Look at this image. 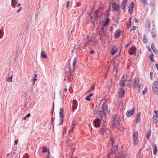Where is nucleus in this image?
<instances>
[{"label":"nucleus","instance_id":"obj_1","mask_svg":"<svg viewBox=\"0 0 158 158\" xmlns=\"http://www.w3.org/2000/svg\"><path fill=\"white\" fill-rule=\"evenodd\" d=\"M64 71L65 73L66 77H69L70 75V73L71 72L70 69V64L69 62L67 64H66L65 67Z\"/></svg>","mask_w":158,"mask_h":158},{"label":"nucleus","instance_id":"obj_2","mask_svg":"<svg viewBox=\"0 0 158 158\" xmlns=\"http://www.w3.org/2000/svg\"><path fill=\"white\" fill-rule=\"evenodd\" d=\"M152 88L154 91L155 95L158 94V81H155L152 85Z\"/></svg>","mask_w":158,"mask_h":158},{"label":"nucleus","instance_id":"obj_3","mask_svg":"<svg viewBox=\"0 0 158 158\" xmlns=\"http://www.w3.org/2000/svg\"><path fill=\"white\" fill-rule=\"evenodd\" d=\"M108 106H107V102L106 100L104 101L102 104L101 106V109L102 110H100V111H105V110H106V111L107 112L109 113L110 111V110L108 111Z\"/></svg>","mask_w":158,"mask_h":158},{"label":"nucleus","instance_id":"obj_4","mask_svg":"<svg viewBox=\"0 0 158 158\" xmlns=\"http://www.w3.org/2000/svg\"><path fill=\"white\" fill-rule=\"evenodd\" d=\"M64 109L60 108V109L59 116L60 117V124L62 125L64 121Z\"/></svg>","mask_w":158,"mask_h":158},{"label":"nucleus","instance_id":"obj_5","mask_svg":"<svg viewBox=\"0 0 158 158\" xmlns=\"http://www.w3.org/2000/svg\"><path fill=\"white\" fill-rule=\"evenodd\" d=\"M119 117L118 115L116 114L113 116V125L115 126L116 125L118 124L119 122Z\"/></svg>","mask_w":158,"mask_h":158},{"label":"nucleus","instance_id":"obj_6","mask_svg":"<svg viewBox=\"0 0 158 158\" xmlns=\"http://www.w3.org/2000/svg\"><path fill=\"white\" fill-rule=\"evenodd\" d=\"M106 114L105 111H100L98 114V116L100 117L103 122H106Z\"/></svg>","mask_w":158,"mask_h":158},{"label":"nucleus","instance_id":"obj_7","mask_svg":"<svg viewBox=\"0 0 158 158\" xmlns=\"http://www.w3.org/2000/svg\"><path fill=\"white\" fill-rule=\"evenodd\" d=\"M133 139L134 141V145L135 146H136L138 143V133L135 131L134 132L133 134Z\"/></svg>","mask_w":158,"mask_h":158},{"label":"nucleus","instance_id":"obj_8","mask_svg":"<svg viewBox=\"0 0 158 158\" xmlns=\"http://www.w3.org/2000/svg\"><path fill=\"white\" fill-rule=\"evenodd\" d=\"M136 51V48L134 45H133L131 47L129 48V54L130 55H134L135 56L136 55L135 53Z\"/></svg>","mask_w":158,"mask_h":158},{"label":"nucleus","instance_id":"obj_9","mask_svg":"<svg viewBox=\"0 0 158 158\" xmlns=\"http://www.w3.org/2000/svg\"><path fill=\"white\" fill-rule=\"evenodd\" d=\"M112 8L114 9V10H112V11H114V10L118 11H120L119 9L120 6L119 5H117L116 3L115 2H113L112 4Z\"/></svg>","mask_w":158,"mask_h":158},{"label":"nucleus","instance_id":"obj_10","mask_svg":"<svg viewBox=\"0 0 158 158\" xmlns=\"http://www.w3.org/2000/svg\"><path fill=\"white\" fill-rule=\"evenodd\" d=\"M101 121L98 118H95L93 122V125L96 128H98L100 127Z\"/></svg>","mask_w":158,"mask_h":158},{"label":"nucleus","instance_id":"obj_11","mask_svg":"<svg viewBox=\"0 0 158 158\" xmlns=\"http://www.w3.org/2000/svg\"><path fill=\"white\" fill-rule=\"evenodd\" d=\"M119 89V90L118 92L119 97L120 98H122L124 96L125 90L123 88H120Z\"/></svg>","mask_w":158,"mask_h":158},{"label":"nucleus","instance_id":"obj_12","mask_svg":"<svg viewBox=\"0 0 158 158\" xmlns=\"http://www.w3.org/2000/svg\"><path fill=\"white\" fill-rule=\"evenodd\" d=\"M99 33L98 35H100L101 37H103L105 36V32L104 31V28L103 27H102L98 31Z\"/></svg>","mask_w":158,"mask_h":158},{"label":"nucleus","instance_id":"obj_13","mask_svg":"<svg viewBox=\"0 0 158 158\" xmlns=\"http://www.w3.org/2000/svg\"><path fill=\"white\" fill-rule=\"evenodd\" d=\"M134 112V108L133 107L131 110H127L126 113V115L127 117H129L132 115Z\"/></svg>","mask_w":158,"mask_h":158},{"label":"nucleus","instance_id":"obj_14","mask_svg":"<svg viewBox=\"0 0 158 158\" xmlns=\"http://www.w3.org/2000/svg\"><path fill=\"white\" fill-rule=\"evenodd\" d=\"M120 31L121 30L120 29H118L114 33V38L115 39H117L120 37Z\"/></svg>","mask_w":158,"mask_h":158},{"label":"nucleus","instance_id":"obj_15","mask_svg":"<svg viewBox=\"0 0 158 158\" xmlns=\"http://www.w3.org/2000/svg\"><path fill=\"white\" fill-rule=\"evenodd\" d=\"M110 21V19L105 18L104 21H102V23H103L102 25L104 27H106L109 23Z\"/></svg>","mask_w":158,"mask_h":158},{"label":"nucleus","instance_id":"obj_16","mask_svg":"<svg viewBox=\"0 0 158 158\" xmlns=\"http://www.w3.org/2000/svg\"><path fill=\"white\" fill-rule=\"evenodd\" d=\"M139 82V78H135L134 79V88H136L137 86L138 85Z\"/></svg>","mask_w":158,"mask_h":158},{"label":"nucleus","instance_id":"obj_17","mask_svg":"<svg viewBox=\"0 0 158 158\" xmlns=\"http://www.w3.org/2000/svg\"><path fill=\"white\" fill-rule=\"evenodd\" d=\"M118 49L116 47L114 46L112 48L111 50V54L112 55H114L118 51Z\"/></svg>","mask_w":158,"mask_h":158},{"label":"nucleus","instance_id":"obj_18","mask_svg":"<svg viewBox=\"0 0 158 158\" xmlns=\"http://www.w3.org/2000/svg\"><path fill=\"white\" fill-rule=\"evenodd\" d=\"M152 146L153 147V152L154 155H155L157 154V152L158 151L157 147L156 146V144L154 143H153L152 144Z\"/></svg>","mask_w":158,"mask_h":158},{"label":"nucleus","instance_id":"obj_19","mask_svg":"<svg viewBox=\"0 0 158 158\" xmlns=\"http://www.w3.org/2000/svg\"><path fill=\"white\" fill-rule=\"evenodd\" d=\"M116 157L117 158H126V155L123 152L119 153Z\"/></svg>","mask_w":158,"mask_h":158},{"label":"nucleus","instance_id":"obj_20","mask_svg":"<svg viewBox=\"0 0 158 158\" xmlns=\"http://www.w3.org/2000/svg\"><path fill=\"white\" fill-rule=\"evenodd\" d=\"M106 130V126L105 125H103L100 131V133H102L103 134L105 133V131Z\"/></svg>","mask_w":158,"mask_h":158},{"label":"nucleus","instance_id":"obj_21","mask_svg":"<svg viewBox=\"0 0 158 158\" xmlns=\"http://www.w3.org/2000/svg\"><path fill=\"white\" fill-rule=\"evenodd\" d=\"M127 2L124 1H123L121 2V4H122V9L123 11H125V8H126V5L127 4Z\"/></svg>","mask_w":158,"mask_h":158},{"label":"nucleus","instance_id":"obj_22","mask_svg":"<svg viewBox=\"0 0 158 158\" xmlns=\"http://www.w3.org/2000/svg\"><path fill=\"white\" fill-rule=\"evenodd\" d=\"M118 148V146L117 145H116L114 146V147L112 148L111 149V152H110L111 154H114V152L116 151Z\"/></svg>","mask_w":158,"mask_h":158},{"label":"nucleus","instance_id":"obj_23","mask_svg":"<svg viewBox=\"0 0 158 158\" xmlns=\"http://www.w3.org/2000/svg\"><path fill=\"white\" fill-rule=\"evenodd\" d=\"M41 56L43 58L46 59L48 57L46 53L44 51H42L41 53Z\"/></svg>","mask_w":158,"mask_h":158},{"label":"nucleus","instance_id":"obj_24","mask_svg":"<svg viewBox=\"0 0 158 158\" xmlns=\"http://www.w3.org/2000/svg\"><path fill=\"white\" fill-rule=\"evenodd\" d=\"M93 95V93H90L89 95L86 97L85 100L88 101H90L91 100L90 98L92 97Z\"/></svg>","mask_w":158,"mask_h":158},{"label":"nucleus","instance_id":"obj_25","mask_svg":"<svg viewBox=\"0 0 158 158\" xmlns=\"http://www.w3.org/2000/svg\"><path fill=\"white\" fill-rule=\"evenodd\" d=\"M118 85H120V86L122 87H124L126 86L124 81L123 80H121Z\"/></svg>","mask_w":158,"mask_h":158},{"label":"nucleus","instance_id":"obj_26","mask_svg":"<svg viewBox=\"0 0 158 158\" xmlns=\"http://www.w3.org/2000/svg\"><path fill=\"white\" fill-rule=\"evenodd\" d=\"M146 28L150 31V23L149 21L147 22L145 24Z\"/></svg>","mask_w":158,"mask_h":158},{"label":"nucleus","instance_id":"obj_27","mask_svg":"<svg viewBox=\"0 0 158 158\" xmlns=\"http://www.w3.org/2000/svg\"><path fill=\"white\" fill-rule=\"evenodd\" d=\"M77 58H75L73 60V65L74 70L73 71V72L75 70V65L77 64Z\"/></svg>","mask_w":158,"mask_h":158},{"label":"nucleus","instance_id":"obj_28","mask_svg":"<svg viewBox=\"0 0 158 158\" xmlns=\"http://www.w3.org/2000/svg\"><path fill=\"white\" fill-rule=\"evenodd\" d=\"M152 37L154 38L155 37L156 35H155L156 33V30L155 28H153L152 29Z\"/></svg>","mask_w":158,"mask_h":158},{"label":"nucleus","instance_id":"obj_29","mask_svg":"<svg viewBox=\"0 0 158 158\" xmlns=\"http://www.w3.org/2000/svg\"><path fill=\"white\" fill-rule=\"evenodd\" d=\"M147 41V37L146 36V35H143V42L146 44L148 43Z\"/></svg>","mask_w":158,"mask_h":158},{"label":"nucleus","instance_id":"obj_30","mask_svg":"<svg viewBox=\"0 0 158 158\" xmlns=\"http://www.w3.org/2000/svg\"><path fill=\"white\" fill-rule=\"evenodd\" d=\"M37 77V75L36 74H35V75L33 77V79H32V83L33 84H34L35 83V82L36 81L37 79L36 78V77Z\"/></svg>","mask_w":158,"mask_h":158},{"label":"nucleus","instance_id":"obj_31","mask_svg":"<svg viewBox=\"0 0 158 158\" xmlns=\"http://www.w3.org/2000/svg\"><path fill=\"white\" fill-rule=\"evenodd\" d=\"M154 119V123H156L158 121V117L157 116H154V117L153 118Z\"/></svg>","mask_w":158,"mask_h":158},{"label":"nucleus","instance_id":"obj_32","mask_svg":"<svg viewBox=\"0 0 158 158\" xmlns=\"http://www.w3.org/2000/svg\"><path fill=\"white\" fill-rule=\"evenodd\" d=\"M151 135V130H149L147 134V138L148 139Z\"/></svg>","mask_w":158,"mask_h":158},{"label":"nucleus","instance_id":"obj_33","mask_svg":"<svg viewBox=\"0 0 158 158\" xmlns=\"http://www.w3.org/2000/svg\"><path fill=\"white\" fill-rule=\"evenodd\" d=\"M42 152L43 153H45L48 151V148L44 146L42 148Z\"/></svg>","mask_w":158,"mask_h":158},{"label":"nucleus","instance_id":"obj_34","mask_svg":"<svg viewBox=\"0 0 158 158\" xmlns=\"http://www.w3.org/2000/svg\"><path fill=\"white\" fill-rule=\"evenodd\" d=\"M95 88V85H92L91 87L89 89V90L88 91V93H90L91 91L94 90Z\"/></svg>","mask_w":158,"mask_h":158},{"label":"nucleus","instance_id":"obj_35","mask_svg":"<svg viewBox=\"0 0 158 158\" xmlns=\"http://www.w3.org/2000/svg\"><path fill=\"white\" fill-rule=\"evenodd\" d=\"M59 95L61 98L63 99L64 98V95L63 92H62V91H60L59 92Z\"/></svg>","mask_w":158,"mask_h":158},{"label":"nucleus","instance_id":"obj_36","mask_svg":"<svg viewBox=\"0 0 158 158\" xmlns=\"http://www.w3.org/2000/svg\"><path fill=\"white\" fill-rule=\"evenodd\" d=\"M153 56H154V55H153V54H151L149 55V59L151 60L152 62H154V60L153 58Z\"/></svg>","mask_w":158,"mask_h":158},{"label":"nucleus","instance_id":"obj_37","mask_svg":"<svg viewBox=\"0 0 158 158\" xmlns=\"http://www.w3.org/2000/svg\"><path fill=\"white\" fill-rule=\"evenodd\" d=\"M77 50H81L82 48L81 46V45H77L75 47Z\"/></svg>","mask_w":158,"mask_h":158},{"label":"nucleus","instance_id":"obj_38","mask_svg":"<svg viewBox=\"0 0 158 158\" xmlns=\"http://www.w3.org/2000/svg\"><path fill=\"white\" fill-rule=\"evenodd\" d=\"M142 4L144 6L147 5L148 4L147 0H142Z\"/></svg>","mask_w":158,"mask_h":158},{"label":"nucleus","instance_id":"obj_39","mask_svg":"<svg viewBox=\"0 0 158 158\" xmlns=\"http://www.w3.org/2000/svg\"><path fill=\"white\" fill-rule=\"evenodd\" d=\"M31 115V114L30 113H29L28 114H26V115L24 116L23 118V120H26V119L29 117Z\"/></svg>","mask_w":158,"mask_h":158},{"label":"nucleus","instance_id":"obj_40","mask_svg":"<svg viewBox=\"0 0 158 158\" xmlns=\"http://www.w3.org/2000/svg\"><path fill=\"white\" fill-rule=\"evenodd\" d=\"M118 129L121 131H122L125 129V128L122 125H120L118 127Z\"/></svg>","mask_w":158,"mask_h":158},{"label":"nucleus","instance_id":"obj_41","mask_svg":"<svg viewBox=\"0 0 158 158\" xmlns=\"http://www.w3.org/2000/svg\"><path fill=\"white\" fill-rule=\"evenodd\" d=\"M13 78V76L11 75L10 77H8L7 79V81L8 82H10L12 81V79Z\"/></svg>","mask_w":158,"mask_h":158},{"label":"nucleus","instance_id":"obj_42","mask_svg":"<svg viewBox=\"0 0 158 158\" xmlns=\"http://www.w3.org/2000/svg\"><path fill=\"white\" fill-rule=\"evenodd\" d=\"M51 121H52V123H51V125H52L53 126V128H54V119L53 117H51Z\"/></svg>","mask_w":158,"mask_h":158},{"label":"nucleus","instance_id":"obj_43","mask_svg":"<svg viewBox=\"0 0 158 158\" xmlns=\"http://www.w3.org/2000/svg\"><path fill=\"white\" fill-rule=\"evenodd\" d=\"M147 87H146L142 91V94L143 95H145L147 92Z\"/></svg>","mask_w":158,"mask_h":158},{"label":"nucleus","instance_id":"obj_44","mask_svg":"<svg viewBox=\"0 0 158 158\" xmlns=\"http://www.w3.org/2000/svg\"><path fill=\"white\" fill-rule=\"evenodd\" d=\"M134 3L133 2H132L130 3L129 5V7L130 8L133 9L134 7Z\"/></svg>","mask_w":158,"mask_h":158},{"label":"nucleus","instance_id":"obj_45","mask_svg":"<svg viewBox=\"0 0 158 158\" xmlns=\"http://www.w3.org/2000/svg\"><path fill=\"white\" fill-rule=\"evenodd\" d=\"M110 140L112 142V146H114V144L115 143V142H114V139L113 137H111L110 138Z\"/></svg>","mask_w":158,"mask_h":158},{"label":"nucleus","instance_id":"obj_46","mask_svg":"<svg viewBox=\"0 0 158 158\" xmlns=\"http://www.w3.org/2000/svg\"><path fill=\"white\" fill-rule=\"evenodd\" d=\"M16 1H17L16 0H11V3L13 7V5H15L17 3H15Z\"/></svg>","mask_w":158,"mask_h":158},{"label":"nucleus","instance_id":"obj_47","mask_svg":"<svg viewBox=\"0 0 158 158\" xmlns=\"http://www.w3.org/2000/svg\"><path fill=\"white\" fill-rule=\"evenodd\" d=\"M136 121L137 123H139L140 122V117L137 116Z\"/></svg>","mask_w":158,"mask_h":158},{"label":"nucleus","instance_id":"obj_48","mask_svg":"<svg viewBox=\"0 0 158 158\" xmlns=\"http://www.w3.org/2000/svg\"><path fill=\"white\" fill-rule=\"evenodd\" d=\"M77 105L76 106L75 105L72 104V109L73 110H75L77 108Z\"/></svg>","mask_w":158,"mask_h":158},{"label":"nucleus","instance_id":"obj_49","mask_svg":"<svg viewBox=\"0 0 158 158\" xmlns=\"http://www.w3.org/2000/svg\"><path fill=\"white\" fill-rule=\"evenodd\" d=\"M128 12L131 14H132L133 12V9L129 8Z\"/></svg>","mask_w":158,"mask_h":158},{"label":"nucleus","instance_id":"obj_50","mask_svg":"<svg viewBox=\"0 0 158 158\" xmlns=\"http://www.w3.org/2000/svg\"><path fill=\"white\" fill-rule=\"evenodd\" d=\"M152 50L156 54L158 53V50L156 48H155Z\"/></svg>","mask_w":158,"mask_h":158},{"label":"nucleus","instance_id":"obj_51","mask_svg":"<svg viewBox=\"0 0 158 158\" xmlns=\"http://www.w3.org/2000/svg\"><path fill=\"white\" fill-rule=\"evenodd\" d=\"M4 35V32L3 31H1L0 30V39L2 38Z\"/></svg>","mask_w":158,"mask_h":158},{"label":"nucleus","instance_id":"obj_52","mask_svg":"<svg viewBox=\"0 0 158 158\" xmlns=\"http://www.w3.org/2000/svg\"><path fill=\"white\" fill-rule=\"evenodd\" d=\"M75 127L73 126H71V129H70L69 131V133L71 132H73V130L74 129Z\"/></svg>","mask_w":158,"mask_h":158},{"label":"nucleus","instance_id":"obj_53","mask_svg":"<svg viewBox=\"0 0 158 158\" xmlns=\"http://www.w3.org/2000/svg\"><path fill=\"white\" fill-rule=\"evenodd\" d=\"M137 87H138V89H137V92L139 93L140 92V87H141V85L140 84H139L137 86Z\"/></svg>","mask_w":158,"mask_h":158},{"label":"nucleus","instance_id":"obj_54","mask_svg":"<svg viewBox=\"0 0 158 158\" xmlns=\"http://www.w3.org/2000/svg\"><path fill=\"white\" fill-rule=\"evenodd\" d=\"M131 24L130 23H127L126 24V26L128 29H129L130 27Z\"/></svg>","mask_w":158,"mask_h":158},{"label":"nucleus","instance_id":"obj_55","mask_svg":"<svg viewBox=\"0 0 158 158\" xmlns=\"http://www.w3.org/2000/svg\"><path fill=\"white\" fill-rule=\"evenodd\" d=\"M72 104H74V105H76V104L77 103V101L76 100L74 99L73 101L72 102Z\"/></svg>","mask_w":158,"mask_h":158},{"label":"nucleus","instance_id":"obj_56","mask_svg":"<svg viewBox=\"0 0 158 158\" xmlns=\"http://www.w3.org/2000/svg\"><path fill=\"white\" fill-rule=\"evenodd\" d=\"M69 3H70V1H67V3L66 4V8H68L69 7Z\"/></svg>","mask_w":158,"mask_h":158},{"label":"nucleus","instance_id":"obj_57","mask_svg":"<svg viewBox=\"0 0 158 158\" xmlns=\"http://www.w3.org/2000/svg\"><path fill=\"white\" fill-rule=\"evenodd\" d=\"M151 48L152 49V50L153 49L155 48V45L154 44V43H152L151 45Z\"/></svg>","mask_w":158,"mask_h":158},{"label":"nucleus","instance_id":"obj_58","mask_svg":"<svg viewBox=\"0 0 158 158\" xmlns=\"http://www.w3.org/2000/svg\"><path fill=\"white\" fill-rule=\"evenodd\" d=\"M136 29V27L135 26H133L131 30V31L132 30L135 31Z\"/></svg>","mask_w":158,"mask_h":158},{"label":"nucleus","instance_id":"obj_59","mask_svg":"<svg viewBox=\"0 0 158 158\" xmlns=\"http://www.w3.org/2000/svg\"><path fill=\"white\" fill-rule=\"evenodd\" d=\"M150 79L151 80H152V75H153V73L152 72H150Z\"/></svg>","mask_w":158,"mask_h":158},{"label":"nucleus","instance_id":"obj_60","mask_svg":"<svg viewBox=\"0 0 158 158\" xmlns=\"http://www.w3.org/2000/svg\"><path fill=\"white\" fill-rule=\"evenodd\" d=\"M18 140H15L14 141V145H17L18 144Z\"/></svg>","mask_w":158,"mask_h":158},{"label":"nucleus","instance_id":"obj_61","mask_svg":"<svg viewBox=\"0 0 158 158\" xmlns=\"http://www.w3.org/2000/svg\"><path fill=\"white\" fill-rule=\"evenodd\" d=\"M134 19L136 23H138L139 21H138V19H137V18H134Z\"/></svg>","mask_w":158,"mask_h":158},{"label":"nucleus","instance_id":"obj_62","mask_svg":"<svg viewBox=\"0 0 158 158\" xmlns=\"http://www.w3.org/2000/svg\"><path fill=\"white\" fill-rule=\"evenodd\" d=\"M150 5L152 6H154V3L152 2H151L150 3Z\"/></svg>","mask_w":158,"mask_h":158},{"label":"nucleus","instance_id":"obj_63","mask_svg":"<svg viewBox=\"0 0 158 158\" xmlns=\"http://www.w3.org/2000/svg\"><path fill=\"white\" fill-rule=\"evenodd\" d=\"M130 43H128L127 44L126 46H125V48H126V49H127L128 46L129 45H130Z\"/></svg>","mask_w":158,"mask_h":158},{"label":"nucleus","instance_id":"obj_64","mask_svg":"<svg viewBox=\"0 0 158 158\" xmlns=\"http://www.w3.org/2000/svg\"><path fill=\"white\" fill-rule=\"evenodd\" d=\"M95 52L93 50H91L90 52V54H93L95 53Z\"/></svg>","mask_w":158,"mask_h":158}]
</instances>
